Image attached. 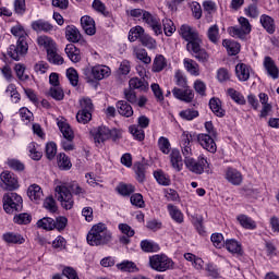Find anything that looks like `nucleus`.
Wrapping results in <instances>:
<instances>
[{"label": "nucleus", "instance_id": "40", "mask_svg": "<svg viewBox=\"0 0 279 279\" xmlns=\"http://www.w3.org/2000/svg\"><path fill=\"white\" fill-rule=\"evenodd\" d=\"M47 60L48 62H51V64H64V58L62 56L58 54V48L50 50L47 52Z\"/></svg>", "mask_w": 279, "mask_h": 279}, {"label": "nucleus", "instance_id": "44", "mask_svg": "<svg viewBox=\"0 0 279 279\" xmlns=\"http://www.w3.org/2000/svg\"><path fill=\"white\" fill-rule=\"evenodd\" d=\"M117 191L123 197H130V195H132V193H134V191H136V187H134V185H132V184L120 183L117 186Z\"/></svg>", "mask_w": 279, "mask_h": 279}, {"label": "nucleus", "instance_id": "27", "mask_svg": "<svg viewBox=\"0 0 279 279\" xmlns=\"http://www.w3.org/2000/svg\"><path fill=\"white\" fill-rule=\"evenodd\" d=\"M2 239L5 243L13 245H23L25 243V238L20 233L7 232L2 235Z\"/></svg>", "mask_w": 279, "mask_h": 279}, {"label": "nucleus", "instance_id": "6", "mask_svg": "<svg viewBox=\"0 0 279 279\" xmlns=\"http://www.w3.org/2000/svg\"><path fill=\"white\" fill-rule=\"evenodd\" d=\"M173 259L165 254H157L149 257V266L155 271H169V269H173Z\"/></svg>", "mask_w": 279, "mask_h": 279}, {"label": "nucleus", "instance_id": "38", "mask_svg": "<svg viewBox=\"0 0 279 279\" xmlns=\"http://www.w3.org/2000/svg\"><path fill=\"white\" fill-rule=\"evenodd\" d=\"M168 211L173 221H175L177 223H184V214H182V211L179 210L178 207L169 204Z\"/></svg>", "mask_w": 279, "mask_h": 279}, {"label": "nucleus", "instance_id": "52", "mask_svg": "<svg viewBox=\"0 0 279 279\" xmlns=\"http://www.w3.org/2000/svg\"><path fill=\"white\" fill-rule=\"evenodd\" d=\"M137 182H145V166L142 162H136L133 167Z\"/></svg>", "mask_w": 279, "mask_h": 279}, {"label": "nucleus", "instance_id": "37", "mask_svg": "<svg viewBox=\"0 0 279 279\" xmlns=\"http://www.w3.org/2000/svg\"><path fill=\"white\" fill-rule=\"evenodd\" d=\"M57 162H58L59 169H61L62 171H69V169L73 167V163H71V159L64 153H60L57 156Z\"/></svg>", "mask_w": 279, "mask_h": 279}, {"label": "nucleus", "instance_id": "50", "mask_svg": "<svg viewBox=\"0 0 279 279\" xmlns=\"http://www.w3.org/2000/svg\"><path fill=\"white\" fill-rule=\"evenodd\" d=\"M229 34L232 38H240V40H245V36H247L246 31H243L240 26H231L228 28Z\"/></svg>", "mask_w": 279, "mask_h": 279}, {"label": "nucleus", "instance_id": "45", "mask_svg": "<svg viewBox=\"0 0 279 279\" xmlns=\"http://www.w3.org/2000/svg\"><path fill=\"white\" fill-rule=\"evenodd\" d=\"M179 117H181L183 121H193V119H197V117H199V111L187 108L185 110L180 111Z\"/></svg>", "mask_w": 279, "mask_h": 279}, {"label": "nucleus", "instance_id": "29", "mask_svg": "<svg viewBox=\"0 0 279 279\" xmlns=\"http://www.w3.org/2000/svg\"><path fill=\"white\" fill-rule=\"evenodd\" d=\"M225 246L226 250L231 254H238L239 256H243V246H241V243H239V241L234 239L226 240Z\"/></svg>", "mask_w": 279, "mask_h": 279}, {"label": "nucleus", "instance_id": "31", "mask_svg": "<svg viewBox=\"0 0 279 279\" xmlns=\"http://www.w3.org/2000/svg\"><path fill=\"white\" fill-rule=\"evenodd\" d=\"M27 196L32 202H40L43 199V189L38 184H32L27 189Z\"/></svg>", "mask_w": 279, "mask_h": 279}, {"label": "nucleus", "instance_id": "15", "mask_svg": "<svg viewBox=\"0 0 279 279\" xmlns=\"http://www.w3.org/2000/svg\"><path fill=\"white\" fill-rule=\"evenodd\" d=\"M263 66L268 77H271V80H278L279 69L278 65H276V61H274L271 57L264 58Z\"/></svg>", "mask_w": 279, "mask_h": 279}, {"label": "nucleus", "instance_id": "58", "mask_svg": "<svg viewBox=\"0 0 279 279\" xmlns=\"http://www.w3.org/2000/svg\"><path fill=\"white\" fill-rule=\"evenodd\" d=\"M158 147L161 153L168 155L171 153V143L169 142V138L161 136L158 140Z\"/></svg>", "mask_w": 279, "mask_h": 279}, {"label": "nucleus", "instance_id": "2", "mask_svg": "<svg viewBox=\"0 0 279 279\" xmlns=\"http://www.w3.org/2000/svg\"><path fill=\"white\" fill-rule=\"evenodd\" d=\"M56 198L60 202L64 210H71L75 202L73 195L76 197H86V190L80 185L76 181H73L66 186V184L57 185L54 189Z\"/></svg>", "mask_w": 279, "mask_h": 279}, {"label": "nucleus", "instance_id": "48", "mask_svg": "<svg viewBox=\"0 0 279 279\" xmlns=\"http://www.w3.org/2000/svg\"><path fill=\"white\" fill-rule=\"evenodd\" d=\"M7 165L9 169H12L13 171H25V163H23V161L19 160V159H14V158H9L7 160Z\"/></svg>", "mask_w": 279, "mask_h": 279}, {"label": "nucleus", "instance_id": "11", "mask_svg": "<svg viewBox=\"0 0 279 279\" xmlns=\"http://www.w3.org/2000/svg\"><path fill=\"white\" fill-rule=\"evenodd\" d=\"M0 180L4 184L5 191H16L20 186L16 175L8 170L1 172Z\"/></svg>", "mask_w": 279, "mask_h": 279}, {"label": "nucleus", "instance_id": "61", "mask_svg": "<svg viewBox=\"0 0 279 279\" xmlns=\"http://www.w3.org/2000/svg\"><path fill=\"white\" fill-rule=\"evenodd\" d=\"M66 77L70 82V84H72V86H77L78 82H80V75L77 74V70L70 68L66 70Z\"/></svg>", "mask_w": 279, "mask_h": 279}, {"label": "nucleus", "instance_id": "1", "mask_svg": "<svg viewBox=\"0 0 279 279\" xmlns=\"http://www.w3.org/2000/svg\"><path fill=\"white\" fill-rule=\"evenodd\" d=\"M191 143H193V134L189 131H184L180 137V147L182 155L184 156V165L189 171L192 173H196V175H202L204 173L206 167H208V159L204 156H199L197 160L193 157V148L191 147Z\"/></svg>", "mask_w": 279, "mask_h": 279}, {"label": "nucleus", "instance_id": "33", "mask_svg": "<svg viewBox=\"0 0 279 279\" xmlns=\"http://www.w3.org/2000/svg\"><path fill=\"white\" fill-rule=\"evenodd\" d=\"M58 128L61 134H63V138H66V141H73V138H75L73 129H71V125H69V123H66L65 121H59Z\"/></svg>", "mask_w": 279, "mask_h": 279}, {"label": "nucleus", "instance_id": "3", "mask_svg": "<svg viewBox=\"0 0 279 279\" xmlns=\"http://www.w3.org/2000/svg\"><path fill=\"white\" fill-rule=\"evenodd\" d=\"M11 34L15 36L17 39L16 45H11L8 49V56L12 58V60H15L19 62L25 53H27V50L29 49V46L27 45V32H25V28L21 24H16L11 28Z\"/></svg>", "mask_w": 279, "mask_h": 279}, {"label": "nucleus", "instance_id": "17", "mask_svg": "<svg viewBox=\"0 0 279 279\" xmlns=\"http://www.w3.org/2000/svg\"><path fill=\"white\" fill-rule=\"evenodd\" d=\"M90 73L94 77V80H106V77H110L112 74V70H110V66L107 65H95L92 68Z\"/></svg>", "mask_w": 279, "mask_h": 279}, {"label": "nucleus", "instance_id": "22", "mask_svg": "<svg viewBox=\"0 0 279 279\" xmlns=\"http://www.w3.org/2000/svg\"><path fill=\"white\" fill-rule=\"evenodd\" d=\"M32 29L37 33L49 34V32H53V25L45 20H37L32 23Z\"/></svg>", "mask_w": 279, "mask_h": 279}, {"label": "nucleus", "instance_id": "5", "mask_svg": "<svg viewBox=\"0 0 279 279\" xmlns=\"http://www.w3.org/2000/svg\"><path fill=\"white\" fill-rule=\"evenodd\" d=\"M3 210L8 215H14V213H21L23 210V197L15 192H8L3 195Z\"/></svg>", "mask_w": 279, "mask_h": 279}, {"label": "nucleus", "instance_id": "59", "mask_svg": "<svg viewBox=\"0 0 279 279\" xmlns=\"http://www.w3.org/2000/svg\"><path fill=\"white\" fill-rule=\"evenodd\" d=\"M117 268L120 271H129V272H134L136 271V264L134 262H130V260H124L120 264H117Z\"/></svg>", "mask_w": 279, "mask_h": 279}, {"label": "nucleus", "instance_id": "25", "mask_svg": "<svg viewBox=\"0 0 279 279\" xmlns=\"http://www.w3.org/2000/svg\"><path fill=\"white\" fill-rule=\"evenodd\" d=\"M117 109L119 114H121V117H126V119H130V117L134 116V109L132 108V105L128 104L125 100H119L117 102Z\"/></svg>", "mask_w": 279, "mask_h": 279}, {"label": "nucleus", "instance_id": "7", "mask_svg": "<svg viewBox=\"0 0 279 279\" xmlns=\"http://www.w3.org/2000/svg\"><path fill=\"white\" fill-rule=\"evenodd\" d=\"M90 134L96 144L100 145V143H106L109 138H113L117 141L119 135L117 134V130H110L107 126H98L90 131Z\"/></svg>", "mask_w": 279, "mask_h": 279}, {"label": "nucleus", "instance_id": "30", "mask_svg": "<svg viewBox=\"0 0 279 279\" xmlns=\"http://www.w3.org/2000/svg\"><path fill=\"white\" fill-rule=\"evenodd\" d=\"M37 44L39 47H44L47 53L52 51V49H56V41H53L52 38L47 35L39 36L37 38Z\"/></svg>", "mask_w": 279, "mask_h": 279}, {"label": "nucleus", "instance_id": "12", "mask_svg": "<svg viewBox=\"0 0 279 279\" xmlns=\"http://www.w3.org/2000/svg\"><path fill=\"white\" fill-rule=\"evenodd\" d=\"M179 34L183 40H186L187 45H191L193 43H199V40H202L199 38V34L186 24H183L180 27Z\"/></svg>", "mask_w": 279, "mask_h": 279}, {"label": "nucleus", "instance_id": "20", "mask_svg": "<svg viewBox=\"0 0 279 279\" xmlns=\"http://www.w3.org/2000/svg\"><path fill=\"white\" fill-rule=\"evenodd\" d=\"M183 65L185 71L190 73V75H193V77H199L202 71L199 70V63L196 62L193 59L185 58L183 60Z\"/></svg>", "mask_w": 279, "mask_h": 279}, {"label": "nucleus", "instance_id": "60", "mask_svg": "<svg viewBox=\"0 0 279 279\" xmlns=\"http://www.w3.org/2000/svg\"><path fill=\"white\" fill-rule=\"evenodd\" d=\"M58 154V146L53 142L46 144V157L48 160H53Z\"/></svg>", "mask_w": 279, "mask_h": 279}, {"label": "nucleus", "instance_id": "36", "mask_svg": "<svg viewBox=\"0 0 279 279\" xmlns=\"http://www.w3.org/2000/svg\"><path fill=\"white\" fill-rule=\"evenodd\" d=\"M145 35V28L143 26H134L129 32V40L130 43H136V40H142Z\"/></svg>", "mask_w": 279, "mask_h": 279}, {"label": "nucleus", "instance_id": "47", "mask_svg": "<svg viewBox=\"0 0 279 279\" xmlns=\"http://www.w3.org/2000/svg\"><path fill=\"white\" fill-rule=\"evenodd\" d=\"M154 178L158 182V184H161V186H169L171 184V179L169 175L165 174L162 170H157L154 172Z\"/></svg>", "mask_w": 279, "mask_h": 279}, {"label": "nucleus", "instance_id": "16", "mask_svg": "<svg viewBox=\"0 0 279 279\" xmlns=\"http://www.w3.org/2000/svg\"><path fill=\"white\" fill-rule=\"evenodd\" d=\"M81 27L87 34V36H95L97 34V27L95 26V20L89 15L81 17Z\"/></svg>", "mask_w": 279, "mask_h": 279}, {"label": "nucleus", "instance_id": "24", "mask_svg": "<svg viewBox=\"0 0 279 279\" xmlns=\"http://www.w3.org/2000/svg\"><path fill=\"white\" fill-rule=\"evenodd\" d=\"M65 53L71 62L77 63L82 60V52L73 44H68L65 46Z\"/></svg>", "mask_w": 279, "mask_h": 279}, {"label": "nucleus", "instance_id": "54", "mask_svg": "<svg viewBox=\"0 0 279 279\" xmlns=\"http://www.w3.org/2000/svg\"><path fill=\"white\" fill-rule=\"evenodd\" d=\"M80 107H81V110L85 112H94L95 110V105H93V99H90L89 97L81 98Z\"/></svg>", "mask_w": 279, "mask_h": 279}, {"label": "nucleus", "instance_id": "56", "mask_svg": "<svg viewBox=\"0 0 279 279\" xmlns=\"http://www.w3.org/2000/svg\"><path fill=\"white\" fill-rule=\"evenodd\" d=\"M28 154L32 160H40L43 158V151L38 150L36 143L32 142L27 147Z\"/></svg>", "mask_w": 279, "mask_h": 279}, {"label": "nucleus", "instance_id": "57", "mask_svg": "<svg viewBox=\"0 0 279 279\" xmlns=\"http://www.w3.org/2000/svg\"><path fill=\"white\" fill-rule=\"evenodd\" d=\"M14 71L16 73V77L21 82H27V80H29V75L25 74V64L16 63L14 66Z\"/></svg>", "mask_w": 279, "mask_h": 279}, {"label": "nucleus", "instance_id": "43", "mask_svg": "<svg viewBox=\"0 0 279 279\" xmlns=\"http://www.w3.org/2000/svg\"><path fill=\"white\" fill-rule=\"evenodd\" d=\"M135 58L143 62V64H151V57L147 53V50L145 48H137L134 50Z\"/></svg>", "mask_w": 279, "mask_h": 279}, {"label": "nucleus", "instance_id": "35", "mask_svg": "<svg viewBox=\"0 0 279 279\" xmlns=\"http://www.w3.org/2000/svg\"><path fill=\"white\" fill-rule=\"evenodd\" d=\"M222 46L227 49L230 56H236L241 51V44L234 40L223 39Z\"/></svg>", "mask_w": 279, "mask_h": 279}, {"label": "nucleus", "instance_id": "55", "mask_svg": "<svg viewBox=\"0 0 279 279\" xmlns=\"http://www.w3.org/2000/svg\"><path fill=\"white\" fill-rule=\"evenodd\" d=\"M162 25L166 36H173V34H175V24L173 21H171V19H163Z\"/></svg>", "mask_w": 279, "mask_h": 279}, {"label": "nucleus", "instance_id": "46", "mask_svg": "<svg viewBox=\"0 0 279 279\" xmlns=\"http://www.w3.org/2000/svg\"><path fill=\"white\" fill-rule=\"evenodd\" d=\"M227 93L229 97H231V99L235 101V104H239L240 106H245V97L243 96V94H241V92H238L234 88H229Z\"/></svg>", "mask_w": 279, "mask_h": 279}, {"label": "nucleus", "instance_id": "13", "mask_svg": "<svg viewBox=\"0 0 279 279\" xmlns=\"http://www.w3.org/2000/svg\"><path fill=\"white\" fill-rule=\"evenodd\" d=\"M225 180L233 186H241L243 184V174L238 169L228 167L225 170Z\"/></svg>", "mask_w": 279, "mask_h": 279}, {"label": "nucleus", "instance_id": "51", "mask_svg": "<svg viewBox=\"0 0 279 279\" xmlns=\"http://www.w3.org/2000/svg\"><path fill=\"white\" fill-rule=\"evenodd\" d=\"M174 82H175V85L179 86V88L189 87V81L186 80V76L182 73V71H180V70H178L174 73Z\"/></svg>", "mask_w": 279, "mask_h": 279}, {"label": "nucleus", "instance_id": "64", "mask_svg": "<svg viewBox=\"0 0 279 279\" xmlns=\"http://www.w3.org/2000/svg\"><path fill=\"white\" fill-rule=\"evenodd\" d=\"M131 204L132 206H136V208H145V201L143 199V194L135 193L131 195Z\"/></svg>", "mask_w": 279, "mask_h": 279}, {"label": "nucleus", "instance_id": "62", "mask_svg": "<svg viewBox=\"0 0 279 279\" xmlns=\"http://www.w3.org/2000/svg\"><path fill=\"white\" fill-rule=\"evenodd\" d=\"M140 43H142L143 47H146L147 49H156V39L145 33L144 36H142V39H140Z\"/></svg>", "mask_w": 279, "mask_h": 279}, {"label": "nucleus", "instance_id": "18", "mask_svg": "<svg viewBox=\"0 0 279 279\" xmlns=\"http://www.w3.org/2000/svg\"><path fill=\"white\" fill-rule=\"evenodd\" d=\"M129 88L140 90V93H147L149 90V83L145 78L132 77L129 81Z\"/></svg>", "mask_w": 279, "mask_h": 279}, {"label": "nucleus", "instance_id": "10", "mask_svg": "<svg viewBox=\"0 0 279 279\" xmlns=\"http://www.w3.org/2000/svg\"><path fill=\"white\" fill-rule=\"evenodd\" d=\"M172 95L175 99L184 101L185 104H193V100L195 99V93H193V89H191L190 86L181 88L174 87L172 89Z\"/></svg>", "mask_w": 279, "mask_h": 279}, {"label": "nucleus", "instance_id": "49", "mask_svg": "<svg viewBox=\"0 0 279 279\" xmlns=\"http://www.w3.org/2000/svg\"><path fill=\"white\" fill-rule=\"evenodd\" d=\"M141 248L143 252L151 253V252H158L160 250V246L149 240H143L141 242Z\"/></svg>", "mask_w": 279, "mask_h": 279}, {"label": "nucleus", "instance_id": "53", "mask_svg": "<svg viewBox=\"0 0 279 279\" xmlns=\"http://www.w3.org/2000/svg\"><path fill=\"white\" fill-rule=\"evenodd\" d=\"M93 119V112L90 111H84L82 109L78 110L76 113V120L78 123H82L83 125H86V123H89V121Z\"/></svg>", "mask_w": 279, "mask_h": 279}, {"label": "nucleus", "instance_id": "21", "mask_svg": "<svg viewBox=\"0 0 279 279\" xmlns=\"http://www.w3.org/2000/svg\"><path fill=\"white\" fill-rule=\"evenodd\" d=\"M259 23L262 27L266 29L267 34H276V20H274V17L267 14H262L259 17Z\"/></svg>", "mask_w": 279, "mask_h": 279}, {"label": "nucleus", "instance_id": "4", "mask_svg": "<svg viewBox=\"0 0 279 279\" xmlns=\"http://www.w3.org/2000/svg\"><path fill=\"white\" fill-rule=\"evenodd\" d=\"M111 241L112 232L108 230L106 223L94 225L87 234V243L92 246L107 245Z\"/></svg>", "mask_w": 279, "mask_h": 279}, {"label": "nucleus", "instance_id": "26", "mask_svg": "<svg viewBox=\"0 0 279 279\" xmlns=\"http://www.w3.org/2000/svg\"><path fill=\"white\" fill-rule=\"evenodd\" d=\"M170 162H171L172 169L177 170L178 172L182 171V167H184V162L182 161V155L180 154V150L172 149L170 154Z\"/></svg>", "mask_w": 279, "mask_h": 279}, {"label": "nucleus", "instance_id": "19", "mask_svg": "<svg viewBox=\"0 0 279 279\" xmlns=\"http://www.w3.org/2000/svg\"><path fill=\"white\" fill-rule=\"evenodd\" d=\"M167 66H169L167 58H165L162 54H156L153 60L151 72L162 73V71H167Z\"/></svg>", "mask_w": 279, "mask_h": 279}, {"label": "nucleus", "instance_id": "39", "mask_svg": "<svg viewBox=\"0 0 279 279\" xmlns=\"http://www.w3.org/2000/svg\"><path fill=\"white\" fill-rule=\"evenodd\" d=\"M207 38L214 45L219 44L221 36L219 35V26L217 24H214L208 28Z\"/></svg>", "mask_w": 279, "mask_h": 279}, {"label": "nucleus", "instance_id": "32", "mask_svg": "<svg viewBox=\"0 0 279 279\" xmlns=\"http://www.w3.org/2000/svg\"><path fill=\"white\" fill-rule=\"evenodd\" d=\"M209 108L216 114V117H226V110L221 107V99L219 98H211L209 100Z\"/></svg>", "mask_w": 279, "mask_h": 279}, {"label": "nucleus", "instance_id": "14", "mask_svg": "<svg viewBox=\"0 0 279 279\" xmlns=\"http://www.w3.org/2000/svg\"><path fill=\"white\" fill-rule=\"evenodd\" d=\"M142 19L144 23H147L148 27L153 29L155 36H160V34H162V24H160V21L151 13L148 11L144 12V16Z\"/></svg>", "mask_w": 279, "mask_h": 279}, {"label": "nucleus", "instance_id": "34", "mask_svg": "<svg viewBox=\"0 0 279 279\" xmlns=\"http://www.w3.org/2000/svg\"><path fill=\"white\" fill-rule=\"evenodd\" d=\"M236 220L245 230H256V221H254V219L250 218L248 216L239 215Z\"/></svg>", "mask_w": 279, "mask_h": 279}, {"label": "nucleus", "instance_id": "41", "mask_svg": "<svg viewBox=\"0 0 279 279\" xmlns=\"http://www.w3.org/2000/svg\"><path fill=\"white\" fill-rule=\"evenodd\" d=\"M37 228L43 230H56V220L53 218L45 217L37 221Z\"/></svg>", "mask_w": 279, "mask_h": 279}, {"label": "nucleus", "instance_id": "42", "mask_svg": "<svg viewBox=\"0 0 279 279\" xmlns=\"http://www.w3.org/2000/svg\"><path fill=\"white\" fill-rule=\"evenodd\" d=\"M13 223H17V226H28V223H32V215L28 213L17 214L13 217Z\"/></svg>", "mask_w": 279, "mask_h": 279}, {"label": "nucleus", "instance_id": "8", "mask_svg": "<svg viewBox=\"0 0 279 279\" xmlns=\"http://www.w3.org/2000/svg\"><path fill=\"white\" fill-rule=\"evenodd\" d=\"M186 49L192 56L202 62L203 64H206L208 62L210 56L206 51V49L202 48V40L197 43H192L186 45Z\"/></svg>", "mask_w": 279, "mask_h": 279}, {"label": "nucleus", "instance_id": "63", "mask_svg": "<svg viewBox=\"0 0 279 279\" xmlns=\"http://www.w3.org/2000/svg\"><path fill=\"white\" fill-rule=\"evenodd\" d=\"M44 208L49 213H58V205L56 204V199L52 196H48L44 201Z\"/></svg>", "mask_w": 279, "mask_h": 279}, {"label": "nucleus", "instance_id": "9", "mask_svg": "<svg viewBox=\"0 0 279 279\" xmlns=\"http://www.w3.org/2000/svg\"><path fill=\"white\" fill-rule=\"evenodd\" d=\"M215 138L216 137H213V135L206 133H199L196 135V141L201 147L210 154L217 153V143H215Z\"/></svg>", "mask_w": 279, "mask_h": 279}, {"label": "nucleus", "instance_id": "28", "mask_svg": "<svg viewBox=\"0 0 279 279\" xmlns=\"http://www.w3.org/2000/svg\"><path fill=\"white\" fill-rule=\"evenodd\" d=\"M235 75L240 82H247L250 80V66L245 63H238L235 65Z\"/></svg>", "mask_w": 279, "mask_h": 279}, {"label": "nucleus", "instance_id": "23", "mask_svg": "<svg viewBox=\"0 0 279 279\" xmlns=\"http://www.w3.org/2000/svg\"><path fill=\"white\" fill-rule=\"evenodd\" d=\"M65 38L69 43H80L82 40V33L74 25L65 27Z\"/></svg>", "mask_w": 279, "mask_h": 279}]
</instances>
